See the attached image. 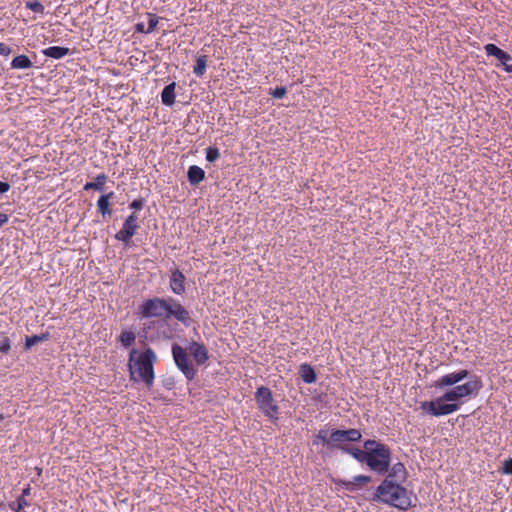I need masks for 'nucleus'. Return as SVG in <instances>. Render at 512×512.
<instances>
[{"instance_id": "25", "label": "nucleus", "mask_w": 512, "mask_h": 512, "mask_svg": "<svg viewBox=\"0 0 512 512\" xmlns=\"http://www.w3.org/2000/svg\"><path fill=\"white\" fill-rule=\"evenodd\" d=\"M370 481H371L370 476L358 475V476L354 477L353 481L345 482L344 485L346 486L347 489L352 490L354 488V486L364 485V484L369 483Z\"/></svg>"}, {"instance_id": "40", "label": "nucleus", "mask_w": 512, "mask_h": 512, "mask_svg": "<svg viewBox=\"0 0 512 512\" xmlns=\"http://www.w3.org/2000/svg\"><path fill=\"white\" fill-rule=\"evenodd\" d=\"M130 207L132 209L139 210L143 207V201L136 199L130 204Z\"/></svg>"}, {"instance_id": "16", "label": "nucleus", "mask_w": 512, "mask_h": 512, "mask_svg": "<svg viewBox=\"0 0 512 512\" xmlns=\"http://www.w3.org/2000/svg\"><path fill=\"white\" fill-rule=\"evenodd\" d=\"M175 82H172L165 86L161 93L162 103L166 106H172L175 102Z\"/></svg>"}, {"instance_id": "37", "label": "nucleus", "mask_w": 512, "mask_h": 512, "mask_svg": "<svg viewBox=\"0 0 512 512\" xmlns=\"http://www.w3.org/2000/svg\"><path fill=\"white\" fill-rule=\"evenodd\" d=\"M10 350V341L8 338H5L2 342H0V352L7 353Z\"/></svg>"}, {"instance_id": "32", "label": "nucleus", "mask_w": 512, "mask_h": 512, "mask_svg": "<svg viewBox=\"0 0 512 512\" xmlns=\"http://www.w3.org/2000/svg\"><path fill=\"white\" fill-rule=\"evenodd\" d=\"M26 7L35 13H43L44 6L39 1H31L26 3Z\"/></svg>"}, {"instance_id": "10", "label": "nucleus", "mask_w": 512, "mask_h": 512, "mask_svg": "<svg viewBox=\"0 0 512 512\" xmlns=\"http://www.w3.org/2000/svg\"><path fill=\"white\" fill-rule=\"evenodd\" d=\"M137 228V216L135 213H132L130 216L127 217L123 224V227L117 232L115 238L117 240L127 243L131 239V237L136 233Z\"/></svg>"}, {"instance_id": "44", "label": "nucleus", "mask_w": 512, "mask_h": 512, "mask_svg": "<svg viewBox=\"0 0 512 512\" xmlns=\"http://www.w3.org/2000/svg\"><path fill=\"white\" fill-rule=\"evenodd\" d=\"M136 30L141 33H146V29L143 23H138L136 25Z\"/></svg>"}, {"instance_id": "3", "label": "nucleus", "mask_w": 512, "mask_h": 512, "mask_svg": "<svg viewBox=\"0 0 512 512\" xmlns=\"http://www.w3.org/2000/svg\"><path fill=\"white\" fill-rule=\"evenodd\" d=\"M364 449L367 450V466L378 474H386L390 466L389 448L376 440H366Z\"/></svg>"}, {"instance_id": "38", "label": "nucleus", "mask_w": 512, "mask_h": 512, "mask_svg": "<svg viewBox=\"0 0 512 512\" xmlns=\"http://www.w3.org/2000/svg\"><path fill=\"white\" fill-rule=\"evenodd\" d=\"M495 58H497L499 61L512 60V57L507 52L503 51L502 49H500V51L497 53Z\"/></svg>"}, {"instance_id": "9", "label": "nucleus", "mask_w": 512, "mask_h": 512, "mask_svg": "<svg viewBox=\"0 0 512 512\" xmlns=\"http://www.w3.org/2000/svg\"><path fill=\"white\" fill-rule=\"evenodd\" d=\"M175 318L185 326L190 325L191 317L189 311L173 298H169L168 318Z\"/></svg>"}, {"instance_id": "31", "label": "nucleus", "mask_w": 512, "mask_h": 512, "mask_svg": "<svg viewBox=\"0 0 512 512\" xmlns=\"http://www.w3.org/2000/svg\"><path fill=\"white\" fill-rule=\"evenodd\" d=\"M220 157L219 149L216 147H208L206 149V159L209 162H214Z\"/></svg>"}, {"instance_id": "20", "label": "nucleus", "mask_w": 512, "mask_h": 512, "mask_svg": "<svg viewBox=\"0 0 512 512\" xmlns=\"http://www.w3.org/2000/svg\"><path fill=\"white\" fill-rule=\"evenodd\" d=\"M112 196L113 192H110L106 195H102L97 201L98 209L103 216L110 215L112 213L111 209L109 208V200L112 198Z\"/></svg>"}, {"instance_id": "7", "label": "nucleus", "mask_w": 512, "mask_h": 512, "mask_svg": "<svg viewBox=\"0 0 512 512\" xmlns=\"http://www.w3.org/2000/svg\"><path fill=\"white\" fill-rule=\"evenodd\" d=\"M255 397L263 413L270 419H277L278 406L273 401L271 390L261 386L257 389Z\"/></svg>"}, {"instance_id": "18", "label": "nucleus", "mask_w": 512, "mask_h": 512, "mask_svg": "<svg viewBox=\"0 0 512 512\" xmlns=\"http://www.w3.org/2000/svg\"><path fill=\"white\" fill-rule=\"evenodd\" d=\"M69 49L66 47L59 46H51L43 50V54L47 57H51L54 59H61L64 56L68 55Z\"/></svg>"}, {"instance_id": "45", "label": "nucleus", "mask_w": 512, "mask_h": 512, "mask_svg": "<svg viewBox=\"0 0 512 512\" xmlns=\"http://www.w3.org/2000/svg\"><path fill=\"white\" fill-rule=\"evenodd\" d=\"M0 420H3V415H0Z\"/></svg>"}, {"instance_id": "21", "label": "nucleus", "mask_w": 512, "mask_h": 512, "mask_svg": "<svg viewBox=\"0 0 512 512\" xmlns=\"http://www.w3.org/2000/svg\"><path fill=\"white\" fill-rule=\"evenodd\" d=\"M330 440H332V448H339V446H344L343 443L347 442L344 430H332L330 432Z\"/></svg>"}, {"instance_id": "23", "label": "nucleus", "mask_w": 512, "mask_h": 512, "mask_svg": "<svg viewBox=\"0 0 512 512\" xmlns=\"http://www.w3.org/2000/svg\"><path fill=\"white\" fill-rule=\"evenodd\" d=\"M11 66L14 69H27L32 66L31 60L26 55H19L16 56L12 62Z\"/></svg>"}, {"instance_id": "1", "label": "nucleus", "mask_w": 512, "mask_h": 512, "mask_svg": "<svg viewBox=\"0 0 512 512\" xmlns=\"http://www.w3.org/2000/svg\"><path fill=\"white\" fill-rule=\"evenodd\" d=\"M156 361V355L151 348L140 353L132 349L129 355V371L133 381H142L148 387H151L154 381L153 365Z\"/></svg>"}, {"instance_id": "4", "label": "nucleus", "mask_w": 512, "mask_h": 512, "mask_svg": "<svg viewBox=\"0 0 512 512\" xmlns=\"http://www.w3.org/2000/svg\"><path fill=\"white\" fill-rule=\"evenodd\" d=\"M169 309V299L153 298L145 301L139 308L142 317L166 318Z\"/></svg>"}, {"instance_id": "12", "label": "nucleus", "mask_w": 512, "mask_h": 512, "mask_svg": "<svg viewBox=\"0 0 512 512\" xmlns=\"http://www.w3.org/2000/svg\"><path fill=\"white\" fill-rule=\"evenodd\" d=\"M170 288L177 295H182L185 292V276L178 269L174 270L171 274Z\"/></svg>"}, {"instance_id": "42", "label": "nucleus", "mask_w": 512, "mask_h": 512, "mask_svg": "<svg viewBox=\"0 0 512 512\" xmlns=\"http://www.w3.org/2000/svg\"><path fill=\"white\" fill-rule=\"evenodd\" d=\"M511 60H501V64L504 66V69L506 72L510 73L512 72V64H510Z\"/></svg>"}, {"instance_id": "8", "label": "nucleus", "mask_w": 512, "mask_h": 512, "mask_svg": "<svg viewBox=\"0 0 512 512\" xmlns=\"http://www.w3.org/2000/svg\"><path fill=\"white\" fill-rule=\"evenodd\" d=\"M172 355L176 366L183 372L188 380H192L195 377L196 370L191 364L185 349L178 344H173Z\"/></svg>"}, {"instance_id": "27", "label": "nucleus", "mask_w": 512, "mask_h": 512, "mask_svg": "<svg viewBox=\"0 0 512 512\" xmlns=\"http://www.w3.org/2000/svg\"><path fill=\"white\" fill-rule=\"evenodd\" d=\"M48 338V334H41V335H33L31 337H27L25 341V348L31 349L36 344L46 340Z\"/></svg>"}, {"instance_id": "28", "label": "nucleus", "mask_w": 512, "mask_h": 512, "mask_svg": "<svg viewBox=\"0 0 512 512\" xmlns=\"http://www.w3.org/2000/svg\"><path fill=\"white\" fill-rule=\"evenodd\" d=\"M29 494H30V487L28 486L27 488H25L23 490L21 497L18 498L17 507L16 508L12 507V509H14L16 512H20L26 506H28L29 503L26 500V496H28Z\"/></svg>"}, {"instance_id": "33", "label": "nucleus", "mask_w": 512, "mask_h": 512, "mask_svg": "<svg viewBox=\"0 0 512 512\" xmlns=\"http://www.w3.org/2000/svg\"><path fill=\"white\" fill-rule=\"evenodd\" d=\"M286 93H287L286 87L281 86V87H277L273 91H271L270 95L273 98L281 99V98H283L286 95Z\"/></svg>"}, {"instance_id": "30", "label": "nucleus", "mask_w": 512, "mask_h": 512, "mask_svg": "<svg viewBox=\"0 0 512 512\" xmlns=\"http://www.w3.org/2000/svg\"><path fill=\"white\" fill-rule=\"evenodd\" d=\"M120 341L125 347L131 346L135 341V334L131 331H124L120 335Z\"/></svg>"}, {"instance_id": "2", "label": "nucleus", "mask_w": 512, "mask_h": 512, "mask_svg": "<svg viewBox=\"0 0 512 512\" xmlns=\"http://www.w3.org/2000/svg\"><path fill=\"white\" fill-rule=\"evenodd\" d=\"M374 499L401 510L411 507L410 493L398 482L391 479H385L378 486Z\"/></svg>"}, {"instance_id": "11", "label": "nucleus", "mask_w": 512, "mask_h": 512, "mask_svg": "<svg viewBox=\"0 0 512 512\" xmlns=\"http://www.w3.org/2000/svg\"><path fill=\"white\" fill-rule=\"evenodd\" d=\"M468 376L467 370H459L458 372L446 374L435 381L436 388H444L446 386H453L458 382L464 380Z\"/></svg>"}, {"instance_id": "6", "label": "nucleus", "mask_w": 512, "mask_h": 512, "mask_svg": "<svg viewBox=\"0 0 512 512\" xmlns=\"http://www.w3.org/2000/svg\"><path fill=\"white\" fill-rule=\"evenodd\" d=\"M445 402L448 401L446 399H443L442 395L436 400L422 402L420 408L423 411L436 417L451 414L459 409L458 404Z\"/></svg>"}, {"instance_id": "15", "label": "nucleus", "mask_w": 512, "mask_h": 512, "mask_svg": "<svg viewBox=\"0 0 512 512\" xmlns=\"http://www.w3.org/2000/svg\"><path fill=\"white\" fill-rule=\"evenodd\" d=\"M187 176L191 185H198L201 181H203L205 172L201 167L192 165L188 169Z\"/></svg>"}, {"instance_id": "5", "label": "nucleus", "mask_w": 512, "mask_h": 512, "mask_svg": "<svg viewBox=\"0 0 512 512\" xmlns=\"http://www.w3.org/2000/svg\"><path fill=\"white\" fill-rule=\"evenodd\" d=\"M480 388L481 384L477 377H472L464 384L457 385L452 389L446 391L443 394V399H446L448 402L457 401L461 398L477 393L480 390Z\"/></svg>"}, {"instance_id": "22", "label": "nucleus", "mask_w": 512, "mask_h": 512, "mask_svg": "<svg viewBox=\"0 0 512 512\" xmlns=\"http://www.w3.org/2000/svg\"><path fill=\"white\" fill-rule=\"evenodd\" d=\"M107 180V176L105 174H99L94 182H88L84 185V190H99L102 191L104 189V184Z\"/></svg>"}, {"instance_id": "17", "label": "nucleus", "mask_w": 512, "mask_h": 512, "mask_svg": "<svg viewBox=\"0 0 512 512\" xmlns=\"http://www.w3.org/2000/svg\"><path fill=\"white\" fill-rule=\"evenodd\" d=\"M339 449H341L344 453L350 454L353 456L356 460H358L361 463L366 462L367 458V450H361L355 447H349V446H339Z\"/></svg>"}, {"instance_id": "35", "label": "nucleus", "mask_w": 512, "mask_h": 512, "mask_svg": "<svg viewBox=\"0 0 512 512\" xmlns=\"http://www.w3.org/2000/svg\"><path fill=\"white\" fill-rule=\"evenodd\" d=\"M484 49H485V51H486L488 56H494V57L500 51V48L497 47L495 44H492V43H489V44L485 45Z\"/></svg>"}, {"instance_id": "29", "label": "nucleus", "mask_w": 512, "mask_h": 512, "mask_svg": "<svg viewBox=\"0 0 512 512\" xmlns=\"http://www.w3.org/2000/svg\"><path fill=\"white\" fill-rule=\"evenodd\" d=\"M344 434L347 442H357L362 438L360 430L354 428L344 430Z\"/></svg>"}, {"instance_id": "26", "label": "nucleus", "mask_w": 512, "mask_h": 512, "mask_svg": "<svg viewBox=\"0 0 512 512\" xmlns=\"http://www.w3.org/2000/svg\"><path fill=\"white\" fill-rule=\"evenodd\" d=\"M318 441L332 448V440H330V432L328 430L321 429L318 431L314 444H318Z\"/></svg>"}, {"instance_id": "13", "label": "nucleus", "mask_w": 512, "mask_h": 512, "mask_svg": "<svg viewBox=\"0 0 512 512\" xmlns=\"http://www.w3.org/2000/svg\"><path fill=\"white\" fill-rule=\"evenodd\" d=\"M189 351L199 365L204 364L208 360V351L201 343L196 341L191 342L189 345Z\"/></svg>"}, {"instance_id": "19", "label": "nucleus", "mask_w": 512, "mask_h": 512, "mask_svg": "<svg viewBox=\"0 0 512 512\" xmlns=\"http://www.w3.org/2000/svg\"><path fill=\"white\" fill-rule=\"evenodd\" d=\"M300 375L302 380L307 384H311L316 381V373L314 369L308 364L301 365Z\"/></svg>"}, {"instance_id": "43", "label": "nucleus", "mask_w": 512, "mask_h": 512, "mask_svg": "<svg viewBox=\"0 0 512 512\" xmlns=\"http://www.w3.org/2000/svg\"><path fill=\"white\" fill-rule=\"evenodd\" d=\"M8 220H9L8 215L0 212V227L5 225L8 222Z\"/></svg>"}, {"instance_id": "41", "label": "nucleus", "mask_w": 512, "mask_h": 512, "mask_svg": "<svg viewBox=\"0 0 512 512\" xmlns=\"http://www.w3.org/2000/svg\"><path fill=\"white\" fill-rule=\"evenodd\" d=\"M10 189V185L7 182L0 181V194H4L8 192Z\"/></svg>"}, {"instance_id": "36", "label": "nucleus", "mask_w": 512, "mask_h": 512, "mask_svg": "<svg viewBox=\"0 0 512 512\" xmlns=\"http://www.w3.org/2000/svg\"><path fill=\"white\" fill-rule=\"evenodd\" d=\"M502 472L506 475H512V458L504 461Z\"/></svg>"}, {"instance_id": "14", "label": "nucleus", "mask_w": 512, "mask_h": 512, "mask_svg": "<svg viewBox=\"0 0 512 512\" xmlns=\"http://www.w3.org/2000/svg\"><path fill=\"white\" fill-rule=\"evenodd\" d=\"M407 471L402 463H396L392 466L386 479H391L395 482H403L406 480Z\"/></svg>"}, {"instance_id": "34", "label": "nucleus", "mask_w": 512, "mask_h": 512, "mask_svg": "<svg viewBox=\"0 0 512 512\" xmlns=\"http://www.w3.org/2000/svg\"><path fill=\"white\" fill-rule=\"evenodd\" d=\"M159 18L155 15H149L148 28L146 29V33H151L154 31L158 24Z\"/></svg>"}, {"instance_id": "24", "label": "nucleus", "mask_w": 512, "mask_h": 512, "mask_svg": "<svg viewBox=\"0 0 512 512\" xmlns=\"http://www.w3.org/2000/svg\"><path fill=\"white\" fill-rule=\"evenodd\" d=\"M207 61H208V57L206 55H200L197 57L196 65L194 67L193 72L198 77H201L205 73L206 67H207Z\"/></svg>"}, {"instance_id": "39", "label": "nucleus", "mask_w": 512, "mask_h": 512, "mask_svg": "<svg viewBox=\"0 0 512 512\" xmlns=\"http://www.w3.org/2000/svg\"><path fill=\"white\" fill-rule=\"evenodd\" d=\"M11 53V48L5 43H0V54L1 55H9Z\"/></svg>"}]
</instances>
